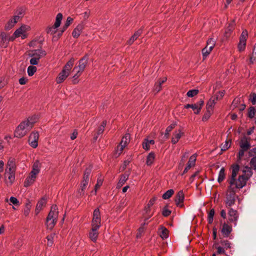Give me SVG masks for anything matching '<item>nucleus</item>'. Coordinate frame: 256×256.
<instances>
[{"instance_id":"obj_1","label":"nucleus","mask_w":256,"mask_h":256,"mask_svg":"<svg viewBox=\"0 0 256 256\" xmlns=\"http://www.w3.org/2000/svg\"><path fill=\"white\" fill-rule=\"evenodd\" d=\"M239 170L240 166L238 164L232 166V175L228 182V186H235L240 190L246 185L247 181L252 176V172L250 168L246 167V170L243 171L244 174L240 176L236 179V177Z\"/></svg>"},{"instance_id":"obj_2","label":"nucleus","mask_w":256,"mask_h":256,"mask_svg":"<svg viewBox=\"0 0 256 256\" xmlns=\"http://www.w3.org/2000/svg\"><path fill=\"white\" fill-rule=\"evenodd\" d=\"M100 210L95 209L93 213V218L92 222V229L89 232V238L94 242H96L98 235V230L100 226Z\"/></svg>"},{"instance_id":"obj_3","label":"nucleus","mask_w":256,"mask_h":256,"mask_svg":"<svg viewBox=\"0 0 256 256\" xmlns=\"http://www.w3.org/2000/svg\"><path fill=\"white\" fill-rule=\"evenodd\" d=\"M35 122V116L29 118L26 120L22 122L16 128L14 136L18 138L24 136L32 128Z\"/></svg>"},{"instance_id":"obj_4","label":"nucleus","mask_w":256,"mask_h":256,"mask_svg":"<svg viewBox=\"0 0 256 256\" xmlns=\"http://www.w3.org/2000/svg\"><path fill=\"white\" fill-rule=\"evenodd\" d=\"M238 188L235 186H228L226 193L225 204L227 208L234 206L236 199H238V196L236 195V190Z\"/></svg>"},{"instance_id":"obj_5","label":"nucleus","mask_w":256,"mask_h":256,"mask_svg":"<svg viewBox=\"0 0 256 256\" xmlns=\"http://www.w3.org/2000/svg\"><path fill=\"white\" fill-rule=\"evenodd\" d=\"M58 214L57 206L52 205L46 219V224L48 229L52 230L54 226L57 222Z\"/></svg>"},{"instance_id":"obj_6","label":"nucleus","mask_w":256,"mask_h":256,"mask_svg":"<svg viewBox=\"0 0 256 256\" xmlns=\"http://www.w3.org/2000/svg\"><path fill=\"white\" fill-rule=\"evenodd\" d=\"M74 59L71 58L64 66L62 71L59 74L56 78L57 84L62 82L69 76L70 72L74 64Z\"/></svg>"},{"instance_id":"obj_7","label":"nucleus","mask_w":256,"mask_h":256,"mask_svg":"<svg viewBox=\"0 0 256 256\" xmlns=\"http://www.w3.org/2000/svg\"><path fill=\"white\" fill-rule=\"evenodd\" d=\"M46 54V52L41 49L30 50L28 56L32 58L30 61V64L37 65L39 62L40 60Z\"/></svg>"},{"instance_id":"obj_8","label":"nucleus","mask_w":256,"mask_h":256,"mask_svg":"<svg viewBox=\"0 0 256 256\" xmlns=\"http://www.w3.org/2000/svg\"><path fill=\"white\" fill-rule=\"evenodd\" d=\"M91 172L92 167L90 166L86 168L84 172L82 180L80 182V188L78 190V194L80 196L84 195V190L88 186L90 182V176Z\"/></svg>"},{"instance_id":"obj_9","label":"nucleus","mask_w":256,"mask_h":256,"mask_svg":"<svg viewBox=\"0 0 256 256\" xmlns=\"http://www.w3.org/2000/svg\"><path fill=\"white\" fill-rule=\"evenodd\" d=\"M30 30V26L23 24L18 28L16 29L12 36H11V40H14L16 38L21 36L22 39H24L27 37V32Z\"/></svg>"},{"instance_id":"obj_10","label":"nucleus","mask_w":256,"mask_h":256,"mask_svg":"<svg viewBox=\"0 0 256 256\" xmlns=\"http://www.w3.org/2000/svg\"><path fill=\"white\" fill-rule=\"evenodd\" d=\"M62 18V14L61 13H58L56 16V22L54 26H48L46 28V32L48 34H51L56 33V28H58L61 24V21Z\"/></svg>"},{"instance_id":"obj_11","label":"nucleus","mask_w":256,"mask_h":256,"mask_svg":"<svg viewBox=\"0 0 256 256\" xmlns=\"http://www.w3.org/2000/svg\"><path fill=\"white\" fill-rule=\"evenodd\" d=\"M228 208V221L230 222L234 223V226H236L239 217V214L236 210L233 209L231 207Z\"/></svg>"},{"instance_id":"obj_12","label":"nucleus","mask_w":256,"mask_h":256,"mask_svg":"<svg viewBox=\"0 0 256 256\" xmlns=\"http://www.w3.org/2000/svg\"><path fill=\"white\" fill-rule=\"evenodd\" d=\"M14 41L11 40V36H9L5 32H1L0 34V46L2 48H6L8 46L9 42Z\"/></svg>"},{"instance_id":"obj_13","label":"nucleus","mask_w":256,"mask_h":256,"mask_svg":"<svg viewBox=\"0 0 256 256\" xmlns=\"http://www.w3.org/2000/svg\"><path fill=\"white\" fill-rule=\"evenodd\" d=\"M39 134L37 132H33L30 134L28 138V142L30 146L33 148H36L38 144Z\"/></svg>"},{"instance_id":"obj_14","label":"nucleus","mask_w":256,"mask_h":256,"mask_svg":"<svg viewBox=\"0 0 256 256\" xmlns=\"http://www.w3.org/2000/svg\"><path fill=\"white\" fill-rule=\"evenodd\" d=\"M235 28V21L234 20L230 22L226 28L225 30V32L224 35V39L228 40L232 35L233 30Z\"/></svg>"},{"instance_id":"obj_15","label":"nucleus","mask_w":256,"mask_h":256,"mask_svg":"<svg viewBox=\"0 0 256 256\" xmlns=\"http://www.w3.org/2000/svg\"><path fill=\"white\" fill-rule=\"evenodd\" d=\"M184 194L183 191H179L176 196L175 198V203L177 206L180 208H183L184 201Z\"/></svg>"},{"instance_id":"obj_16","label":"nucleus","mask_w":256,"mask_h":256,"mask_svg":"<svg viewBox=\"0 0 256 256\" xmlns=\"http://www.w3.org/2000/svg\"><path fill=\"white\" fill-rule=\"evenodd\" d=\"M16 160L14 158H10L6 164V168L5 172H16Z\"/></svg>"},{"instance_id":"obj_17","label":"nucleus","mask_w":256,"mask_h":256,"mask_svg":"<svg viewBox=\"0 0 256 256\" xmlns=\"http://www.w3.org/2000/svg\"><path fill=\"white\" fill-rule=\"evenodd\" d=\"M88 56H84L78 62V66H75V70L79 69L80 71H84L88 62Z\"/></svg>"},{"instance_id":"obj_18","label":"nucleus","mask_w":256,"mask_h":256,"mask_svg":"<svg viewBox=\"0 0 256 256\" xmlns=\"http://www.w3.org/2000/svg\"><path fill=\"white\" fill-rule=\"evenodd\" d=\"M5 182L7 186L12 185L15 180V172H5Z\"/></svg>"},{"instance_id":"obj_19","label":"nucleus","mask_w":256,"mask_h":256,"mask_svg":"<svg viewBox=\"0 0 256 256\" xmlns=\"http://www.w3.org/2000/svg\"><path fill=\"white\" fill-rule=\"evenodd\" d=\"M250 138H248L246 136H243L240 140V148H242L244 150H248L250 147Z\"/></svg>"},{"instance_id":"obj_20","label":"nucleus","mask_w":256,"mask_h":256,"mask_svg":"<svg viewBox=\"0 0 256 256\" xmlns=\"http://www.w3.org/2000/svg\"><path fill=\"white\" fill-rule=\"evenodd\" d=\"M40 162L38 160L36 161L32 166V169L30 174L36 178L37 174L40 172Z\"/></svg>"},{"instance_id":"obj_21","label":"nucleus","mask_w":256,"mask_h":256,"mask_svg":"<svg viewBox=\"0 0 256 256\" xmlns=\"http://www.w3.org/2000/svg\"><path fill=\"white\" fill-rule=\"evenodd\" d=\"M130 140V134H126L124 136L122 137V140L120 143V152H122L125 146L129 142Z\"/></svg>"},{"instance_id":"obj_22","label":"nucleus","mask_w":256,"mask_h":256,"mask_svg":"<svg viewBox=\"0 0 256 256\" xmlns=\"http://www.w3.org/2000/svg\"><path fill=\"white\" fill-rule=\"evenodd\" d=\"M218 100V96L211 98L208 102L206 106V110H211L212 111V109L216 104V101Z\"/></svg>"},{"instance_id":"obj_23","label":"nucleus","mask_w":256,"mask_h":256,"mask_svg":"<svg viewBox=\"0 0 256 256\" xmlns=\"http://www.w3.org/2000/svg\"><path fill=\"white\" fill-rule=\"evenodd\" d=\"M232 231V227L226 223H224L222 229V233L225 237H228Z\"/></svg>"},{"instance_id":"obj_24","label":"nucleus","mask_w":256,"mask_h":256,"mask_svg":"<svg viewBox=\"0 0 256 256\" xmlns=\"http://www.w3.org/2000/svg\"><path fill=\"white\" fill-rule=\"evenodd\" d=\"M183 134L184 133L182 132L181 130L176 131L173 134L172 138V142L173 144H176Z\"/></svg>"},{"instance_id":"obj_25","label":"nucleus","mask_w":256,"mask_h":256,"mask_svg":"<svg viewBox=\"0 0 256 256\" xmlns=\"http://www.w3.org/2000/svg\"><path fill=\"white\" fill-rule=\"evenodd\" d=\"M84 29V26L82 24H78L74 30L72 34L74 38H78Z\"/></svg>"},{"instance_id":"obj_26","label":"nucleus","mask_w":256,"mask_h":256,"mask_svg":"<svg viewBox=\"0 0 256 256\" xmlns=\"http://www.w3.org/2000/svg\"><path fill=\"white\" fill-rule=\"evenodd\" d=\"M159 230L160 236L162 239H166L168 237V230L166 227L161 226Z\"/></svg>"},{"instance_id":"obj_27","label":"nucleus","mask_w":256,"mask_h":256,"mask_svg":"<svg viewBox=\"0 0 256 256\" xmlns=\"http://www.w3.org/2000/svg\"><path fill=\"white\" fill-rule=\"evenodd\" d=\"M46 204V200L44 198H42L40 200H39L36 204V212L38 214L40 210L42 209V208L44 205Z\"/></svg>"},{"instance_id":"obj_28","label":"nucleus","mask_w":256,"mask_h":256,"mask_svg":"<svg viewBox=\"0 0 256 256\" xmlns=\"http://www.w3.org/2000/svg\"><path fill=\"white\" fill-rule=\"evenodd\" d=\"M144 221L146 222V220L152 216L153 213H150V208L146 206L144 207Z\"/></svg>"},{"instance_id":"obj_29","label":"nucleus","mask_w":256,"mask_h":256,"mask_svg":"<svg viewBox=\"0 0 256 256\" xmlns=\"http://www.w3.org/2000/svg\"><path fill=\"white\" fill-rule=\"evenodd\" d=\"M36 178L29 174V176L26 178L24 182V186L25 187H28L31 186L36 180Z\"/></svg>"},{"instance_id":"obj_30","label":"nucleus","mask_w":256,"mask_h":256,"mask_svg":"<svg viewBox=\"0 0 256 256\" xmlns=\"http://www.w3.org/2000/svg\"><path fill=\"white\" fill-rule=\"evenodd\" d=\"M72 72H76L73 76V82L74 84H76L78 82V78L82 74L84 71H80V70L79 69L75 70L74 66L72 70Z\"/></svg>"},{"instance_id":"obj_31","label":"nucleus","mask_w":256,"mask_h":256,"mask_svg":"<svg viewBox=\"0 0 256 256\" xmlns=\"http://www.w3.org/2000/svg\"><path fill=\"white\" fill-rule=\"evenodd\" d=\"M128 178V175L127 174H124L120 176L119 181L117 184L118 188H120L127 180Z\"/></svg>"},{"instance_id":"obj_32","label":"nucleus","mask_w":256,"mask_h":256,"mask_svg":"<svg viewBox=\"0 0 256 256\" xmlns=\"http://www.w3.org/2000/svg\"><path fill=\"white\" fill-rule=\"evenodd\" d=\"M154 144V141L152 140H148V139H145L144 142H142V147L146 150H150V144Z\"/></svg>"},{"instance_id":"obj_33","label":"nucleus","mask_w":256,"mask_h":256,"mask_svg":"<svg viewBox=\"0 0 256 256\" xmlns=\"http://www.w3.org/2000/svg\"><path fill=\"white\" fill-rule=\"evenodd\" d=\"M184 108H191V109H192V110L194 111V113L196 114H198L200 112V110L198 109V107L196 104H187L184 106Z\"/></svg>"},{"instance_id":"obj_34","label":"nucleus","mask_w":256,"mask_h":256,"mask_svg":"<svg viewBox=\"0 0 256 256\" xmlns=\"http://www.w3.org/2000/svg\"><path fill=\"white\" fill-rule=\"evenodd\" d=\"M154 152H150L146 158V164L148 166L151 165L154 160Z\"/></svg>"},{"instance_id":"obj_35","label":"nucleus","mask_w":256,"mask_h":256,"mask_svg":"<svg viewBox=\"0 0 256 256\" xmlns=\"http://www.w3.org/2000/svg\"><path fill=\"white\" fill-rule=\"evenodd\" d=\"M225 172H224V168H221L220 170L218 176V182L219 183L222 182L225 178Z\"/></svg>"},{"instance_id":"obj_36","label":"nucleus","mask_w":256,"mask_h":256,"mask_svg":"<svg viewBox=\"0 0 256 256\" xmlns=\"http://www.w3.org/2000/svg\"><path fill=\"white\" fill-rule=\"evenodd\" d=\"M34 66L32 65L28 68V74L30 76H33L37 70V68Z\"/></svg>"},{"instance_id":"obj_37","label":"nucleus","mask_w":256,"mask_h":256,"mask_svg":"<svg viewBox=\"0 0 256 256\" xmlns=\"http://www.w3.org/2000/svg\"><path fill=\"white\" fill-rule=\"evenodd\" d=\"M16 24V21L12 20V18L10 19L5 26L6 30H10Z\"/></svg>"},{"instance_id":"obj_38","label":"nucleus","mask_w":256,"mask_h":256,"mask_svg":"<svg viewBox=\"0 0 256 256\" xmlns=\"http://www.w3.org/2000/svg\"><path fill=\"white\" fill-rule=\"evenodd\" d=\"M174 193V190L172 189L169 190H167L166 192H164L162 197L164 200H167L168 199L170 198L172 195Z\"/></svg>"},{"instance_id":"obj_39","label":"nucleus","mask_w":256,"mask_h":256,"mask_svg":"<svg viewBox=\"0 0 256 256\" xmlns=\"http://www.w3.org/2000/svg\"><path fill=\"white\" fill-rule=\"evenodd\" d=\"M196 154H194L190 158L188 162V164H189V166L190 165L192 167L194 166L196 161Z\"/></svg>"},{"instance_id":"obj_40","label":"nucleus","mask_w":256,"mask_h":256,"mask_svg":"<svg viewBox=\"0 0 256 256\" xmlns=\"http://www.w3.org/2000/svg\"><path fill=\"white\" fill-rule=\"evenodd\" d=\"M216 42L212 38H209L207 41V45L206 46L209 48L210 50H212L215 46Z\"/></svg>"},{"instance_id":"obj_41","label":"nucleus","mask_w":256,"mask_h":256,"mask_svg":"<svg viewBox=\"0 0 256 256\" xmlns=\"http://www.w3.org/2000/svg\"><path fill=\"white\" fill-rule=\"evenodd\" d=\"M72 21L73 18L71 17L68 16L64 24V25L63 26V30H62V33L64 32L68 27V26L72 23Z\"/></svg>"},{"instance_id":"obj_42","label":"nucleus","mask_w":256,"mask_h":256,"mask_svg":"<svg viewBox=\"0 0 256 256\" xmlns=\"http://www.w3.org/2000/svg\"><path fill=\"white\" fill-rule=\"evenodd\" d=\"M214 208L211 209L208 214V222L209 224H212L213 222L214 216Z\"/></svg>"},{"instance_id":"obj_43","label":"nucleus","mask_w":256,"mask_h":256,"mask_svg":"<svg viewBox=\"0 0 256 256\" xmlns=\"http://www.w3.org/2000/svg\"><path fill=\"white\" fill-rule=\"evenodd\" d=\"M248 32L246 30H244L241 34L240 36V41L246 42L247 38H248Z\"/></svg>"},{"instance_id":"obj_44","label":"nucleus","mask_w":256,"mask_h":256,"mask_svg":"<svg viewBox=\"0 0 256 256\" xmlns=\"http://www.w3.org/2000/svg\"><path fill=\"white\" fill-rule=\"evenodd\" d=\"M198 90H188L187 92L186 96L188 97L192 98L196 94H198Z\"/></svg>"},{"instance_id":"obj_45","label":"nucleus","mask_w":256,"mask_h":256,"mask_svg":"<svg viewBox=\"0 0 256 256\" xmlns=\"http://www.w3.org/2000/svg\"><path fill=\"white\" fill-rule=\"evenodd\" d=\"M176 126V124H172L170 126H168L166 128V132H165V136L166 138H168V136H169V132H171L172 130L175 128Z\"/></svg>"},{"instance_id":"obj_46","label":"nucleus","mask_w":256,"mask_h":256,"mask_svg":"<svg viewBox=\"0 0 256 256\" xmlns=\"http://www.w3.org/2000/svg\"><path fill=\"white\" fill-rule=\"evenodd\" d=\"M212 111L209 110H206V112L204 114V116H202V121L207 120L210 116Z\"/></svg>"},{"instance_id":"obj_47","label":"nucleus","mask_w":256,"mask_h":256,"mask_svg":"<svg viewBox=\"0 0 256 256\" xmlns=\"http://www.w3.org/2000/svg\"><path fill=\"white\" fill-rule=\"evenodd\" d=\"M256 113V110L254 107H250L248 111V116L252 118L254 117Z\"/></svg>"},{"instance_id":"obj_48","label":"nucleus","mask_w":256,"mask_h":256,"mask_svg":"<svg viewBox=\"0 0 256 256\" xmlns=\"http://www.w3.org/2000/svg\"><path fill=\"white\" fill-rule=\"evenodd\" d=\"M212 50H210L208 46H206L202 50V53L204 56V58H205L210 52Z\"/></svg>"},{"instance_id":"obj_49","label":"nucleus","mask_w":256,"mask_h":256,"mask_svg":"<svg viewBox=\"0 0 256 256\" xmlns=\"http://www.w3.org/2000/svg\"><path fill=\"white\" fill-rule=\"evenodd\" d=\"M54 234H51L46 236L48 240V246H52L53 244V239Z\"/></svg>"},{"instance_id":"obj_50","label":"nucleus","mask_w":256,"mask_h":256,"mask_svg":"<svg viewBox=\"0 0 256 256\" xmlns=\"http://www.w3.org/2000/svg\"><path fill=\"white\" fill-rule=\"evenodd\" d=\"M254 60H256V43L254 45L253 52L252 56L250 58V62L252 64Z\"/></svg>"},{"instance_id":"obj_51","label":"nucleus","mask_w":256,"mask_h":256,"mask_svg":"<svg viewBox=\"0 0 256 256\" xmlns=\"http://www.w3.org/2000/svg\"><path fill=\"white\" fill-rule=\"evenodd\" d=\"M170 214H171V210H169L167 206H165L162 210V214L164 216L166 217V216H170Z\"/></svg>"},{"instance_id":"obj_52","label":"nucleus","mask_w":256,"mask_h":256,"mask_svg":"<svg viewBox=\"0 0 256 256\" xmlns=\"http://www.w3.org/2000/svg\"><path fill=\"white\" fill-rule=\"evenodd\" d=\"M246 42L240 41L239 43L238 44V50L240 52L244 50L246 48Z\"/></svg>"},{"instance_id":"obj_53","label":"nucleus","mask_w":256,"mask_h":256,"mask_svg":"<svg viewBox=\"0 0 256 256\" xmlns=\"http://www.w3.org/2000/svg\"><path fill=\"white\" fill-rule=\"evenodd\" d=\"M220 244L226 249L231 248V244L228 240H222Z\"/></svg>"},{"instance_id":"obj_54","label":"nucleus","mask_w":256,"mask_h":256,"mask_svg":"<svg viewBox=\"0 0 256 256\" xmlns=\"http://www.w3.org/2000/svg\"><path fill=\"white\" fill-rule=\"evenodd\" d=\"M249 100L251 102L252 104H256V94L252 93L250 96Z\"/></svg>"},{"instance_id":"obj_55","label":"nucleus","mask_w":256,"mask_h":256,"mask_svg":"<svg viewBox=\"0 0 256 256\" xmlns=\"http://www.w3.org/2000/svg\"><path fill=\"white\" fill-rule=\"evenodd\" d=\"M146 224H147L146 222H144L142 224V226L138 228V232L136 234L137 238H140L141 236L142 233H143L144 232V228L143 226Z\"/></svg>"},{"instance_id":"obj_56","label":"nucleus","mask_w":256,"mask_h":256,"mask_svg":"<svg viewBox=\"0 0 256 256\" xmlns=\"http://www.w3.org/2000/svg\"><path fill=\"white\" fill-rule=\"evenodd\" d=\"M188 152H185L182 157L180 164L184 165L186 159L188 158Z\"/></svg>"},{"instance_id":"obj_57","label":"nucleus","mask_w":256,"mask_h":256,"mask_svg":"<svg viewBox=\"0 0 256 256\" xmlns=\"http://www.w3.org/2000/svg\"><path fill=\"white\" fill-rule=\"evenodd\" d=\"M230 144L228 141H226L224 144L222 145L221 150L225 151L230 147Z\"/></svg>"},{"instance_id":"obj_58","label":"nucleus","mask_w":256,"mask_h":256,"mask_svg":"<svg viewBox=\"0 0 256 256\" xmlns=\"http://www.w3.org/2000/svg\"><path fill=\"white\" fill-rule=\"evenodd\" d=\"M24 10L22 8H18L16 12V14L20 16V18H22L24 16Z\"/></svg>"},{"instance_id":"obj_59","label":"nucleus","mask_w":256,"mask_h":256,"mask_svg":"<svg viewBox=\"0 0 256 256\" xmlns=\"http://www.w3.org/2000/svg\"><path fill=\"white\" fill-rule=\"evenodd\" d=\"M10 202H12L15 206L19 205V202L18 200V199L15 197H10Z\"/></svg>"},{"instance_id":"obj_60","label":"nucleus","mask_w":256,"mask_h":256,"mask_svg":"<svg viewBox=\"0 0 256 256\" xmlns=\"http://www.w3.org/2000/svg\"><path fill=\"white\" fill-rule=\"evenodd\" d=\"M250 164L252 167L256 170V157H254L251 159Z\"/></svg>"},{"instance_id":"obj_61","label":"nucleus","mask_w":256,"mask_h":256,"mask_svg":"<svg viewBox=\"0 0 256 256\" xmlns=\"http://www.w3.org/2000/svg\"><path fill=\"white\" fill-rule=\"evenodd\" d=\"M30 212V206L28 204H26V208L24 210V214L26 216H28Z\"/></svg>"},{"instance_id":"obj_62","label":"nucleus","mask_w":256,"mask_h":256,"mask_svg":"<svg viewBox=\"0 0 256 256\" xmlns=\"http://www.w3.org/2000/svg\"><path fill=\"white\" fill-rule=\"evenodd\" d=\"M162 89V86L160 84L156 82V83L154 86V91L156 92H160Z\"/></svg>"},{"instance_id":"obj_63","label":"nucleus","mask_w":256,"mask_h":256,"mask_svg":"<svg viewBox=\"0 0 256 256\" xmlns=\"http://www.w3.org/2000/svg\"><path fill=\"white\" fill-rule=\"evenodd\" d=\"M246 151H247V150H244L242 148H240V150H239L238 154V160H241L242 158L244 155V152H246Z\"/></svg>"},{"instance_id":"obj_64","label":"nucleus","mask_w":256,"mask_h":256,"mask_svg":"<svg viewBox=\"0 0 256 256\" xmlns=\"http://www.w3.org/2000/svg\"><path fill=\"white\" fill-rule=\"evenodd\" d=\"M196 104L197 105V106L198 107V110L200 112L201 109H202V106H203V105L204 104V102L203 100H200V101H198Z\"/></svg>"}]
</instances>
